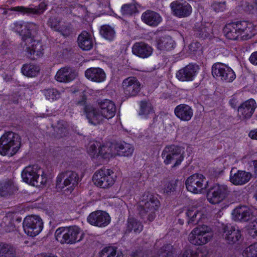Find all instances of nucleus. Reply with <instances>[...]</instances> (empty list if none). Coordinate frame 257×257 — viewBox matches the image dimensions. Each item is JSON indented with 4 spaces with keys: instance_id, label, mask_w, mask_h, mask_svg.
Here are the masks:
<instances>
[{
    "instance_id": "obj_1",
    "label": "nucleus",
    "mask_w": 257,
    "mask_h": 257,
    "mask_svg": "<svg viewBox=\"0 0 257 257\" xmlns=\"http://www.w3.org/2000/svg\"><path fill=\"white\" fill-rule=\"evenodd\" d=\"M85 98H82L77 103V105H82L83 107L84 111L85 112L89 122L97 125L102 122L104 119H110L113 117L115 113L116 108L114 103L110 100L105 99L99 103L98 109L90 108L85 105Z\"/></svg>"
},
{
    "instance_id": "obj_2",
    "label": "nucleus",
    "mask_w": 257,
    "mask_h": 257,
    "mask_svg": "<svg viewBox=\"0 0 257 257\" xmlns=\"http://www.w3.org/2000/svg\"><path fill=\"white\" fill-rule=\"evenodd\" d=\"M22 29L20 34L23 36L21 46L27 52L26 55L32 60L37 59L43 55V46L39 41H36L31 37L32 33L38 30V27L33 23L21 25Z\"/></svg>"
},
{
    "instance_id": "obj_3",
    "label": "nucleus",
    "mask_w": 257,
    "mask_h": 257,
    "mask_svg": "<svg viewBox=\"0 0 257 257\" xmlns=\"http://www.w3.org/2000/svg\"><path fill=\"white\" fill-rule=\"evenodd\" d=\"M160 203L157 197L149 192H145L137 205L140 217L149 222L156 217V211L158 210Z\"/></svg>"
},
{
    "instance_id": "obj_4",
    "label": "nucleus",
    "mask_w": 257,
    "mask_h": 257,
    "mask_svg": "<svg viewBox=\"0 0 257 257\" xmlns=\"http://www.w3.org/2000/svg\"><path fill=\"white\" fill-rule=\"evenodd\" d=\"M21 146L20 136L13 132H7L0 138V154L13 156L18 152Z\"/></svg>"
},
{
    "instance_id": "obj_5",
    "label": "nucleus",
    "mask_w": 257,
    "mask_h": 257,
    "mask_svg": "<svg viewBox=\"0 0 257 257\" xmlns=\"http://www.w3.org/2000/svg\"><path fill=\"white\" fill-rule=\"evenodd\" d=\"M56 240L62 244H73L82 240L83 233L77 226L60 227L56 229Z\"/></svg>"
},
{
    "instance_id": "obj_6",
    "label": "nucleus",
    "mask_w": 257,
    "mask_h": 257,
    "mask_svg": "<svg viewBox=\"0 0 257 257\" xmlns=\"http://www.w3.org/2000/svg\"><path fill=\"white\" fill-rule=\"evenodd\" d=\"M213 233L211 228L207 225H199L194 228L188 235V240L192 244L202 245L211 240Z\"/></svg>"
},
{
    "instance_id": "obj_7",
    "label": "nucleus",
    "mask_w": 257,
    "mask_h": 257,
    "mask_svg": "<svg viewBox=\"0 0 257 257\" xmlns=\"http://www.w3.org/2000/svg\"><path fill=\"white\" fill-rule=\"evenodd\" d=\"M78 181L77 173L71 170L64 171L58 175L56 187L61 189L66 188V189L71 191L77 185Z\"/></svg>"
},
{
    "instance_id": "obj_8",
    "label": "nucleus",
    "mask_w": 257,
    "mask_h": 257,
    "mask_svg": "<svg viewBox=\"0 0 257 257\" xmlns=\"http://www.w3.org/2000/svg\"><path fill=\"white\" fill-rule=\"evenodd\" d=\"M92 180L96 186L102 188H109L115 182L113 172L105 168L97 170L93 175Z\"/></svg>"
},
{
    "instance_id": "obj_9",
    "label": "nucleus",
    "mask_w": 257,
    "mask_h": 257,
    "mask_svg": "<svg viewBox=\"0 0 257 257\" xmlns=\"http://www.w3.org/2000/svg\"><path fill=\"white\" fill-rule=\"evenodd\" d=\"M25 232L29 236H35L42 230L43 222L42 219L37 215L27 216L23 221Z\"/></svg>"
},
{
    "instance_id": "obj_10",
    "label": "nucleus",
    "mask_w": 257,
    "mask_h": 257,
    "mask_svg": "<svg viewBox=\"0 0 257 257\" xmlns=\"http://www.w3.org/2000/svg\"><path fill=\"white\" fill-rule=\"evenodd\" d=\"M162 157L165 164H173V167L180 164L184 158L181 148L175 146L166 147L162 153Z\"/></svg>"
},
{
    "instance_id": "obj_11",
    "label": "nucleus",
    "mask_w": 257,
    "mask_h": 257,
    "mask_svg": "<svg viewBox=\"0 0 257 257\" xmlns=\"http://www.w3.org/2000/svg\"><path fill=\"white\" fill-rule=\"evenodd\" d=\"M207 181L205 177L200 174H194L189 177L185 182L187 189L192 193L198 194L206 188Z\"/></svg>"
},
{
    "instance_id": "obj_12",
    "label": "nucleus",
    "mask_w": 257,
    "mask_h": 257,
    "mask_svg": "<svg viewBox=\"0 0 257 257\" xmlns=\"http://www.w3.org/2000/svg\"><path fill=\"white\" fill-rule=\"evenodd\" d=\"M212 74L214 78H220L226 82H232L235 78L233 70L222 63H215L212 67Z\"/></svg>"
},
{
    "instance_id": "obj_13",
    "label": "nucleus",
    "mask_w": 257,
    "mask_h": 257,
    "mask_svg": "<svg viewBox=\"0 0 257 257\" xmlns=\"http://www.w3.org/2000/svg\"><path fill=\"white\" fill-rule=\"evenodd\" d=\"M229 192L226 185L216 184L209 189L207 195V199L211 204H218L224 200Z\"/></svg>"
},
{
    "instance_id": "obj_14",
    "label": "nucleus",
    "mask_w": 257,
    "mask_h": 257,
    "mask_svg": "<svg viewBox=\"0 0 257 257\" xmlns=\"http://www.w3.org/2000/svg\"><path fill=\"white\" fill-rule=\"evenodd\" d=\"M87 221L92 225L103 227L109 224L110 217L106 212L97 210L92 212L88 215Z\"/></svg>"
},
{
    "instance_id": "obj_15",
    "label": "nucleus",
    "mask_w": 257,
    "mask_h": 257,
    "mask_svg": "<svg viewBox=\"0 0 257 257\" xmlns=\"http://www.w3.org/2000/svg\"><path fill=\"white\" fill-rule=\"evenodd\" d=\"M170 7L174 15L179 18L189 16L192 12V7L185 1H176L171 3Z\"/></svg>"
},
{
    "instance_id": "obj_16",
    "label": "nucleus",
    "mask_w": 257,
    "mask_h": 257,
    "mask_svg": "<svg viewBox=\"0 0 257 257\" xmlns=\"http://www.w3.org/2000/svg\"><path fill=\"white\" fill-rule=\"evenodd\" d=\"M122 87L126 96H135L140 91L141 83L136 77H129L123 80Z\"/></svg>"
},
{
    "instance_id": "obj_17",
    "label": "nucleus",
    "mask_w": 257,
    "mask_h": 257,
    "mask_svg": "<svg viewBox=\"0 0 257 257\" xmlns=\"http://www.w3.org/2000/svg\"><path fill=\"white\" fill-rule=\"evenodd\" d=\"M256 107L255 101L252 99H249L238 107V115L241 118L248 119L251 116Z\"/></svg>"
},
{
    "instance_id": "obj_18",
    "label": "nucleus",
    "mask_w": 257,
    "mask_h": 257,
    "mask_svg": "<svg viewBox=\"0 0 257 257\" xmlns=\"http://www.w3.org/2000/svg\"><path fill=\"white\" fill-rule=\"evenodd\" d=\"M77 76L75 70L69 67L60 69L55 75V79L60 82H67L74 80Z\"/></svg>"
},
{
    "instance_id": "obj_19",
    "label": "nucleus",
    "mask_w": 257,
    "mask_h": 257,
    "mask_svg": "<svg viewBox=\"0 0 257 257\" xmlns=\"http://www.w3.org/2000/svg\"><path fill=\"white\" fill-rule=\"evenodd\" d=\"M41 172L42 169L37 165L29 166L22 171V177L24 182L32 185L36 177H38V173Z\"/></svg>"
},
{
    "instance_id": "obj_20",
    "label": "nucleus",
    "mask_w": 257,
    "mask_h": 257,
    "mask_svg": "<svg viewBox=\"0 0 257 257\" xmlns=\"http://www.w3.org/2000/svg\"><path fill=\"white\" fill-rule=\"evenodd\" d=\"M132 52L140 58H146L152 55L153 49L150 46L144 42H137L133 46Z\"/></svg>"
},
{
    "instance_id": "obj_21",
    "label": "nucleus",
    "mask_w": 257,
    "mask_h": 257,
    "mask_svg": "<svg viewBox=\"0 0 257 257\" xmlns=\"http://www.w3.org/2000/svg\"><path fill=\"white\" fill-rule=\"evenodd\" d=\"M86 77L89 80L101 83L106 78V74L104 70L99 67H91L87 69L85 72Z\"/></svg>"
},
{
    "instance_id": "obj_22",
    "label": "nucleus",
    "mask_w": 257,
    "mask_h": 257,
    "mask_svg": "<svg viewBox=\"0 0 257 257\" xmlns=\"http://www.w3.org/2000/svg\"><path fill=\"white\" fill-rule=\"evenodd\" d=\"M236 30L239 33L242 40H246L251 38L252 25L246 21H237L233 22Z\"/></svg>"
},
{
    "instance_id": "obj_23",
    "label": "nucleus",
    "mask_w": 257,
    "mask_h": 257,
    "mask_svg": "<svg viewBox=\"0 0 257 257\" xmlns=\"http://www.w3.org/2000/svg\"><path fill=\"white\" fill-rule=\"evenodd\" d=\"M174 113L180 120L187 121L190 120L193 116V110L189 105L181 104L175 107Z\"/></svg>"
},
{
    "instance_id": "obj_24",
    "label": "nucleus",
    "mask_w": 257,
    "mask_h": 257,
    "mask_svg": "<svg viewBox=\"0 0 257 257\" xmlns=\"http://www.w3.org/2000/svg\"><path fill=\"white\" fill-rule=\"evenodd\" d=\"M197 69V66L188 65L183 69L179 70L176 74V77L179 80L182 81L192 80Z\"/></svg>"
},
{
    "instance_id": "obj_25",
    "label": "nucleus",
    "mask_w": 257,
    "mask_h": 257,
    "mask_svg": "<svg viewBox=\"0 0 257 257\" xmlns=\"http://www.w3.org/2000/svg\"><path fill=\"white\" fill-rule=\"evenodd\" d=\"M251 177V174L243 171H238L234 173L230 172V181L235 185H242L248 182Z\"/></svg>"
},
{
    "instance_id": "obj_26",
    "label": "nucleus",
    "mask_w": 257,
    "mask_h": 257,
    "mask_svg": "<svg viewBox=\"0 0 257 257\" xmlns=\"http://www.w3.org/2000/svg\"><path fill=\"white\" fill-rule=\"evenodd\" d=\"M47 5L44 2L41 3L38 6L35 8H26L24 7H16L11 8V10L17 11L24 14H33L40 15L43 14L44 12L47 9Z\"/></svg>"
},
{
    "instance_id": "obj_27",
    "label": "nucleus",
    "mask_w": 257,
    "mask_h": 257,
    "mask_svg": "<svg viewBox=\"0 0 257 257\" xmlns=\"http://www.w3.org/2000/svg\"><path fill=\"white\" fill-rule=\"evenodd\" d=\"M142 19L146 24L154 27L158 26L162 21V18L158 13L151 10L144 12Z\"/></svg>"
},
{
    "instance_id": "obj_28",
    "label": "nucleus",
    "mask_w": 257,
    "mask_h": 257,
    "mask_svg": "<svg viewBox=\"0 0 257 257\" xmlns=\"http://www.w3.org/2000/svg\"><path fill=\"white\" fill-rule=\"evenodd\" d=\"M234 220L240 221H247L252 215L250 209L246 206L236 207L233 211Z\"/></svg>"
},
{
    "instance_id": "obj_29",
    "label": "nucleus",
    "mask_w": 257,
    "mask_h": 257,
    "mask_svg": "<svg viewBox=\"0 0 257 257\" xmlns=\"http://www.w3.org/2000/svg\"><path fill=\"white\" fill-rule=\"evenodd\" d=\"M77 41L78 46L83 50H89L93 47L92 36L85 31L82 32L78 36Z\"/></svg>"
},
{
    "instance_id": "obj_30",
    "label": "nucleus",
    "mask_w": 257,
    "mask_h": 257,
    "mask_svg": "<svg viewBox=\"0 0 257 257\" xmlns=\"http://www.w3.org/2000/svg\"><path fill=\"white\" fill-rule=\"evenodd\" d=\"M114 149L116 151L117 155L126 157L131 155L134 151L132 146L125 142L115 144Z\"/></svg>"
},
{
    "instance_id": "obj_31",
    "label": "nucleus",
    "mask_w": 257,
    "mask_h": 257,
    "mask_svg": "<svg viewBox=\"0 0 257 257\" xmlns=\"http://www.w3.org/2000/svg\"><path fill=\"white\" fill-rule=\"evenodd\" d=\"M185 214L187 217L188 224H196L199 221L202 213L197 208L192 207L187 210Z\"/></svg>"
},
{
    "instance_id": "obj_32",
    "label": "nucleus",
    "mask_w": 257,
    "mask_h": 257,
    "mask_svg": "<svg viewBox=\"0 0 257 257\" xmlns=\"http://www.w3.org/2000/svg\"><path fill=\"white\" fill-rule=\"evenodd\" d=\"M224 236L228 243L233 244L238 241L241 237L240 231L235 229L234 227H231L224 231Z\"/></svg>"
},
{
    "instance_id": "obj_33",
    "label": "nucleus",
    "mask_w": 257,
    "mask_h": 257,
    "mask_svg": "<svg viewBox=\"0 0 257 257\" xmlns=\"http://www.w3.org/2000/svg\"><path fill=\"white\" fill-rule=\"evenodd\" d=\"M174 45V42L170 36H164L157 40L158 48L161 50L168 51L171 50Z\"/></svg>"
},
{
    "instance_id": "obj_34",
    "label": "nucleus",
    "mask_w": 257,
    "mask_h": 257,
    "mask_svg": "<svg viewBox=\"0 0 257 257\" xmlns=\"http://www.w3.org/2000/svg\"><path fill=\"white\" fill-rule=\"evenodd\" d=\"M139 114L144 115L146 118L150 116L154 118L155 114L151 103L147 101H141Z\"/></svg>"
},
{
    "instance_id": "obj_35",
    "label": "nucleus",
    "mask_w": 257,
    "mask_h": 257,
    "mask_svg": "<svg viewBox=\"0 0 257 257\" xmlns=\"http://www.w3.org/2000/svg\"><path fill=\"white\" fill-rule=\"evenodd\" d=\"M58 137L62 138L66 136L69 132V125L67 122L63 120L58 121L54 127Z\"/></svg>"
},
{
    "instance_id": "obj_36",
    "label": "nucleus",
    "mask_w": 257,
    "mask_h": 257,
    "mask_svg": "<svg viewBox=\"0 0 257 257\" xmlns=\"http://www.w3.org/2000/svg\"><path fill=\"white\" fill-rule=\"evenodd\" d=\"M114 146L109 145H103L99 148L98 155L105 159H109L110 158L116 155V153L113 151Z\"/></svg>"
},
{
    "instance_id": "obj_37",
    "label": "nucleus",
    "mask_w": 257,
    "mask_h": 257,
    "mask_svg": "<svg viewBox=\"0 0 257 257\" xmlns=\"http://www.w3.org/2000/svg\"><path fill=\"white\" fill-rule=\"evenodd\" d=\"M16 251L14 247L9 244L0 242V257H16Z\"/></svg>"
},
{
    "instance_id": "obj_38",
    "label": "nucleus",
    "mask_w": 257,
    "mask_h": 257,
    "mask_svg": "<svg viewBox=\"0 0 257 257\" xmlns=\"http://www.w3.org/2000/svg\"><path fill=\"white\" fill-rule=\"evenodd\" d=\"M14 191V186L13 182L10 180H5L0 182V195L5 196L11 195Z\"/></svg>"
},
{
    "instance_id": "obj_39",
    "label": "nucleus",
    "mask_w": 257,
    "mask_h": 257,
    "mask_svg": "<svg viewBox=\"0 0 257 257\" xmlns=\"http://www.w3.org/2000/svg\"><path fill=\"white\" fill-rule=\"evenodd\" d=\"M224 32L226 37L228 39L236 40L240 37L233 23L227 24L224 28Z\"/></svg>"
},
{
    "instance_id": "obj_40",
    "label": "nucleus",
    "mask_w": 257,
    "mask_h": 257,
    "mask_svg": "<svg viewBox=\"0 0 257 257\" xmlns=\"http://www.w3.org/2000/svg\"><path fill=\"white\" fill-rule=\"evenodd\" d=\"M40 71L38 66L32 64H26L22 68V73L28 77H35L37 76Z\"/></svg>"
},
{
    "instance_id": "obj_41",
    "label": "nucleus",
    "mask_w": 257,
    "mask_h": 257,
    "mask_svg": "<svg viewBox=\"0 0 257 257\" xmlns=\"http://www.w3.org/2000/svg\"><path fill=\"white\" fill-rule=\"evenodd\" d=\"M100 257H123L122 253L114 246L105 247L100 253Z\"/></svg>"
},
{
    "instance_id": "obj_42",
    "label": "nucleus",
    "mask_w": 257,
    "mask_h": 257,
    "mask_svg": "<svg viewBox=\"0 0 257 257\" xmlns=\"http://www.w3.org/2000/svg\"><path fill=\"white\" fill-rule=\"evenodd\" d=\"M127 230L129 231H134L139 233L143 230L142 223L134 218H129L127 220Z\"/></svg>"
},
{
    "instance_id": "obj_43",
    "label": "nucleus",
    "mask_w": 257,
    "mask_h": 257,
    "mask_svg": "<svg viewBox=\"0 0 257 257\" xmlns=\"http://www.w3.org/2000/svg\"><path fill=\"white\" fill-rule=\"evenodd\" d=\"M100 33L103 38L109 41L113 40L115 34L113 29L109 25L101 26Z\"/></svg>"
},
{
    "instance_id": "obj_44",
    "label": "nucleus",
    "mask_w": 257,
    "mask_h": 257,
    "mask_svg": "<svg viewBox=\"0 0 257 257\" xmlns=\"http://www.w3.org/2000/svg\"><path fill=\"white\" fill-rule=\"evenodd\" d=\"M47 182V178L46 177V175L42 170L41 173H38V177H36L32 185L38 187H43L46 185Z\"/></svg>"
},
{
    "instance_id": "obj_45",
    "label": "nucleus",
    "mask_w": 257,
    "mask_h": 257,
    "mask_svg": "<svg viewBox=\"0 0 257 257\" xmlns=\"http://www.w3.org/2000/svg\"><path fill=\"white\" fill-rule=\"evenodd\" d=\"M121 12L124 16H132L137 13L138 10L135 4H129L123 5L121 9Z\"/></svg>"
},
{
    "instance_id": "obj_46",
    "label": "nucleus",
    "mask_w": 257,
    "mask_h": 257,
    "mask_svg": "<svg viewBox=\"0 0 257 257\" xmlns=\"http://www.w3.org/2000/svg\"><path fill=\"white\" fill-rule=\"evenodd\" d=\"M244 257H257V242L246 247L243 252Z\"/></svg>"
},
{
    "instance_id": "obj_47",
    "label": "nucleus",
    "mask_w": 257,
    "mask_h": 257,
    "mask_svg": "<svg viewBox=\"0 0 257 257\" xmlns=\"http://www.w3.org/2000/svg\"><path fill=\"white\" fill-rule=\"evenodd\" d=\"M44 94L48 99H56L60 97V93L56 89L49 88L43 91Z\"/></svg>"
},
{
    "instance_id": "obj_48",
    "label": "nucleus",
    "mask_w": 257,
    "mask_h": 257,
    "mask_svg": "<svg viewBox=\"0 0 257 257\" xmlns=\"http://www.w3.org/2000/svg\"><path fill=\"white\" fill-rule=\"evenodd\" d=\"M182 257H203V254L201 251L187 249L184 251Z\"/></svg>"
},
{
    "instance_id": "obj_49",
    "label": "nucleus",
    "mask_w": 257,
    "mask_h": 257,
    "mask_svg": "<svg viewBox=\"0 0 257 257\" xmlns=\"http://www.w3.org/2000/svg\"><path fill=\"white\" fill-rule=\"evenodd\" d=\"M176 186V181H166L164 185V192L168 194L173 192Z\"/></svg>"
},
{
    "instance_id": "obj_50",
    "label": "nucleus",
    "mask_w": 257,
    "mask_h": 257,
    "mask_svg": "<svg viewBox=\"0 0 257 257\" xmlns=\"http://www.w3.org/2000/svg\"><path fill=\"white\" fill-rule=\"evenodd\" d=\"M57 31L60 32L62 35L66 37L70 35L71 33V28L69 25L64 24L61 25Z\"/></svg>"
},
{
    "instance_id": "obj_51",
    "label": "nucleus",
    "mask_w": 257,
    "mask_h": 257,
    "mask_svg": "<svg viewBox=\"0 0 257 257\" xmlns=\"http://www.w3.org/2000/svg\"><path fill=\"white\" fill-rule=\"evenodd\" d=\"M48 25L54 30L57 31L61 26L60 21L55 17H51L48 22Z\"/></svg>"
},
{
    "instance_id": "obj_52",
    "label": "nucleus",
    "mask_w": 257,
    "mask_h": 257,
    "mask_svg": "<svg viewBox=\"0 0 257 257\" xmlns=\"http://www.w3.org/2000/svg\"><path fill=\"white\" fill-rule=\"evenodd\" d=\"M248 229L251 235L252 236H257V219L249 223L248 225Z\"/></svg>"
},
{
    "instance_id": "obj_53",
    "label": "nucleus",
    "mask_w": 257,
    "mask_h": 257,
    "mask_svg": "<svg viewBox=\"0 0 257 257\" xmlns=\"http://www.w3.org/2000/svg\"><path fill=\"white\" fill-rule=\"evenodd\" d=\"M212 7L215 12H222L225 9V3L215 2Z\"/></svg>"
},
{
    "instance_id": "obj_54",
    "label": "nucleus",
    "mask_w": 257,
    "mask_h": 257,
    "mask_svg": "<svg viewBox=\"0 0 257 257\" xmlns=\"http://www.w3.org/2000/svg\"><path fill=\"white\" fill-rule=\"evenodd\" d=\"M248 10L252 13L257 14V0L252 4L248 6Z\"/></svg>"
},
{
    "instance_id": "obj_55",
    "label": "nucleus",
    "mask_w": 257,
    "mask_h": 257,
    "mask_svg": "<svg viewBox=\"0 0 257 257\" xmlns=\"http://www.w3.org/2000/svg\"><path fill=\"white\" fill-rule=\"evenodd\" d=\"M249 61L253 65H257V51L252 53L250 57Z\"/></svg>"
},
{
    "instance_id": "obj_56",
    "label": "nucleus",
    "mask_w": 257,
    "mask_h": 257,
    "mask_svg": "<svg viewBox=\"0 0 257 257\" xmlns=\"http://www.w3.org/2000/svg\"><path fill=\"white\" fill-rule=\"evenodd\" d=\"M20 95L18 93H14L11 95L10 97V101L15 104H18L19 103Z\"/></svg>"
},
{
    "instance_id": "obj_57",
    "label": "nucleus",
    "mask_w": 257,
    "mask_h": 257,
    "mask_svg": "<svg viewBox=\"0 0 257 257\" xmlns=\"http://www.w3.org/2000/svg\"><path fill=\"white\" fill-rule=\"evenodd\" d=\"M97 146L95 144H91L88 150V152L90 155H94L96 152Z\"/></svg>"
},
{
    "instance_id": "obj_58",
    "label": "nucleus",
    "mask_w": 257,
    "mask_h": 257,
    "mask_svg": "<svg viewBox=\"0 0 257 257\" xmlns=\"http://www.w3.org/2000/svg\"><path fill=\"white\" fill-rule=\"evenodd\" d=\"M200 38H204L208 36V33L206 31V29L202 27L200 28V33H199Z\"/></svg>"
},
{
    "instance_id": "obj_59",
    "label": "nucleus",
    "mask_w": 257,
    "mask_h": 257,
    "mask_svg": "<svg viewBox=\"0 0 257 257\" xmlns=\"http://www.w3.org/2000/svg\"><path fill=\"white\" fill-rule=\"evenodd\" d=\"M248 136L252 139L257 140V129L251 131Z\"/></svg>"
},
{
    "instance_id": "obj_60",
    "label": "nucleus",
    "mask_w": 257,
    "mask_h": 257,
    "mask_svg": "<svg viewBox=\"0 0 257 257\" xmlns=\"http://www.w3.org/2000/svg\"><path fill=\"white\" fill-rule=\"evenodd\" d=\"M230 105L233 108H235L237 106V101L235 98L231 99L229 101Z\"/></svg>"
},
{
    "instance_id": "obj_61",
    "label": "nucleus",
    "mask_w": 257,
    "mask_h": 257,
    "mask_svg": "<svg viewBox=\"0 0 257 257\" xmlns=\"http://www.w3.org/2000/svg\"><path fill=\"white\" fill-rule=\"evenodd\" d=\"M253 166L254 168V172L257 175V160L253 162Z\"/></svg>"
},
{
    "instance_id": "obj_62",
    "label": "nucleus",
    "mask_w": 257,
    "mask_h": 257,
    "mask_svg": "<svg viewBox=\"0 0 257 257\" xmlns=\"http://www.w3.org/2000/svg\"><path fill=\"white\" fill-rule=\"evenodd\" d=\"M42 257H57L56 255H53V254H46Z\"/></svg>"
},
{
    "instance_id": "obj_63",
    "label": "nucleus",
    "mask_w": 257,
    "mask_h": 257,
    "mask_svg": "<svg viewBox=\"0 0 257 257\" xmlns=\"http://www.w3.org/2000/svg\"><path fill=\"white\" fill-rule=\"evenodd\" d=\"M132 255H133V256H134V257H135V256H137V253H136V252H134V253L132 254Z\"/></svg>"
},
{
    "instance_id": "obj_64",
    "label": "nucleus",
    "mask_w": 257,
    "mask_h": 257,
    "mask_svg": "<svg viewBox=\"0 0 257 257\" xmlns=\"http://www.w3.org/2000/svg\"><path fill=\"white\" fill-rule=\"evenodd\" d=\"M254 196H255L256 199L257 200V191L256 192V193H255V194L254 195Z\"/></svg>"
}]
</instances>
